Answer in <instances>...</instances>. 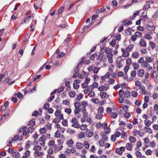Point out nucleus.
I'll return each instance as SVG.
<instances>
[{"label":"nucleus","mask_w":158,"mask_h":158,"mask_svg":"<svg viewBox=\"0 0 158 158\" xmlns=\"http://www.w3.org/2000/svg\"><path fill=\"white\" fill-rule=\"evenodd\" d=\"M74 143L72 139L69 140L67 142V144L69 147L72 146V145Z\"/></svg>","instance_id":"obj_26"},{"label":"nucleus","mask_w":158,"mask_h":158,"mask_svg":"<svg viewBox=\"0 0 158 158\" xmlns=\"http://www.w3.org/2000/svg\"><path fill=\"white\" fill-rule=\"evenodd\" d=\"M151 122L149 120H144V123L145 125L147 126H150L151 124Z\"/></svg>","instance_id":"obj_31"},{"label":"nucleus","mask_w":158,"mask_h":158,"mask_svg":"<svg viewBox=\"0 0 158 158\" xmlns=\"http://www.w3.org/2000/svg\"><path fill=\"white\" fill-rule=\"evenodd\" d=\"M139 45L141 47H146L147 46L146 42L143 39H141L139 43Z\"/></svg>","instance_id":"obj_7"},{"label":"nucleus","mask_w":158,"mask_h":158,"mask_svg":"<svg viewBox=\"0 0 158 158\" xmlns=\"http://www.w3.org/2000/svg\"><path fill=\"white\" fill-rule=\"evenodd\" d=\"M69 94L70 97L73 98L76 95V92L74 91H71L69 92Z\"/></svg>","instance_id":"obj_27"},{"label":"nucleus","mask_w":158,"mask_h":158,"mask_svg":"<svg viewBox=\"0 0 158 158\" xmlns=\"http://www.w3.org/2000/svg\"><path fill=\"white\" fill-rule=\"evenodd\" d=\"M112 111V109L110 107H107L106 109V113L108 114L111 113Z\"/></svg>","instance_id":"obj_59"},{"label":"nucleus","mask_w":158,"mask_h":158,"mask_svg":"<svg viewBox=\"0 0 158 158\" xmlns=\"http://www.w3.org/2000/svg\"><path fill=\"white\" fill-rule=\"evenodd\" d=\"M35 124V120L34 119H32L31 120H30L28 123V125L31 126H34Z\"/></svg>","instance_id":"obj_23"},{"label":"nucleus","mask_w":158,"mask_h":158,"mask_svg":"<svg viewBox=\"0 0 158 158\" xmlns=\"http://www.w3.org/2000/svg\"><path fill=\"white\" fill-rule=\"evenodd\" d=\"M116 44V40L114 39L112 40L111 42L110 43V44L113 47H114Z\"/></svg>","instance_id":"obj_36"},{"label":"nucleus","mask_w":158,"mask_h":158,"mask_svg":"<svg viewBox=\"0 0 158 158\" xmlns=\"http://www.w3.org/2000/svg\"><path fill=\"white\" fill-rule=\"evenodd\" d=\"M35 130V128L33 127H29L28 128L27 130L29 132L31 133Z\"/></svg>","instance_id":"obj_50"},{"label":"nucleus","mask_w":158,"mask_h":158,"mask_svg":"<svg viewBox=\"0 0 158 158\" xmlns=\"http://www.w3.org/2000/svg\"><path fill=\"white\" fill-rule=\"evenodd\" d=\"M101 135L102 137L106 141H107L108 140V137L106 135L104 132H102L101 133Z\"/></svg>","instance_id":"obj_15"},{"label":"nucleus","mask_w":158,"mask_h":158,"mask_svg":"<svg viewBox=\"0 0 158 158\" xmlns=\"http://www.w3.org/2000/svg\"><path fill=\"white\" fill-rule=\"evenodd\" d=\"M118 116V114L115 112H113L111 113V117L113 118H115L117 117Z\"/></svg>","instance_id":"obj_30"},{"label":"nucleus","mask_w":158,"mask_h":158,"mask_svg":"<svg viewBox=\"0 0 158 158\" xmlns=\"http://www.w3.org/2000/svg\"><path fill=\"white\" fill-rule=\"evenodd\" d=\"M143 129L146 132H148L149 134L152 133V130L150 127H145Z\"/></svg>","instance_id":"obj_17"},{"label":"nucleus","mask_w":158,"mask_h":158,"mask_svg":"<svg viewBox=\"0 0 158 158\" xmlns=\"http://www.w3.org/2000/svg\"><path fill=\"white\" fill-rule=\"evenodd\" d=\"M150 7V4L146 2L145 4L143 7V10L144 11L146 10H148V9Z\"/></svg>","instance_id":"obj_12"},{"label":"nucleus","mask_w":158,"mask_h":158,"mask_svg":"<svg viewBox=\"0 0 158 158\" xmlns=\"http://www.w3.org/2000/svg\"><path fill=\"white\" fill-rule=\"evenodd\" d=\"M63 125L64 126H68V121L66 119L64 120L62 122Z\"/></svg>","instance_id":"obj_43"},{"label":"nucleus","mask_w":158,"mask_h":158,"mask_svg":"<svg viewBox=\"0 0 158 158\" xmlns=\"http://www.w3.org/2000/svg\"><path fill=\"white\" fill-rule=\"evenodd\" d=\"M42 4V0H36L34 4V6L35 9L38 10Z\"/></svg>","instance_id":"obj_4"},{"label":"nucleus","mask_w":158,"mask_h":158,"mask_svg":"<svg viewBox=\"0 0 158 158\" xmlns=\"http://www.w3.org/2000/svg\"><path fill=\"white\" fill-rule=\"evenodd\" d=\"M64 111L68 114H70L71 113V110L70 108H66L65 109Z\"/></svg>","instance_id":"obj_39"},{"label":"nucleus","mask_w":158,"mask_h":158,"mask_svg":"<svg viewBox=\"0 0 158 158\" xmlns=\"http://www.w3.org/2000/svg\"><path fill=\"white\" fill-rule=\"evenodd\" d=\"M83 97V95L81 93H80L77 96V99L78 100H80L81 98H82Z\"/></svg>","instance_id":"obj_63"},{"label":"nucleus","mask_w":158,"mask_h":158,"mask_svg":"<svg viewBox=\"0 0 158 158\" xmlns=\"http://www.w3.org/2000/svg\"><path fill=\"white\" fill-rule=\"evenodd\" d=\"M76 147L78 149H81L83 147V144L80 143H77L76 144Z\"/></svg>","instance_id":"obj_20"},{"label":"nucleus","mask_w":158,"mask_h":158,"mask_svg":"<svg viewBox=\"0 0 158 158\" xmlns=\"http://www.w3.org/2000/svg\"><path fill=\"white\" fill-rule=\"evenodd\" d=\"M129 69V66L128 65H127L125 66L124 70L125 73L127 74V73Z\"/></svg>","instance_id":"obj_55"},{"label":"nucleus","mask_w":158,"mask_h":158,"mask_svg":"<svg viewBox=\"0 0 158 158\" xmlns=\"http://www.w3.org/2000/svg\"><path fill=\"white\" fill-rule=\"evenodd\" d=\"M44 135H42V136L39 139V140L41 141L42 142H45V139L46 138H44Z\"/></svg>","instance_id":"obj_52"},{"label":"nucleus","mask_w":158,"mask_h":158,"mask_svg":"<svg viewBox=\"0 0 158 158\" xmlns=\"http://www.w3.org/2000/svg\"><path fill=\"white\" fill-rule=\"evenodd\" d=\"M132 145L131 143H127L126 144V148L128 150L130 151L131 150Z\"/></svg>","instance_id":"obj_16"},{"label":"nucleus","mask_w":158,"mask_h":158,"mask_svg":"<svg viewBox=\"0 0 158 158\" xmlns=\"http://www.w3.org/2000/svg\"><path fill=\"white\" fill-rule=\"evenodd\" d=\"M79 127L82 130H84L87 127V125L85 124H82Z\"/></svg>","instance_id":"obj_56"},{"label":"nucleus","mask_w":158,"mask_h":158,"mask_svg":"<svg viewBox=\"0 0 158 158\" xmlns=\"http://www.w3.org/2000/svg\"><path fill=\"white\" fill-rule=\"evenodd\" d=\"M155 26H154L153 23L151 21L148 22L146 29L149 31H154L155 29Z\"/></svg>","instance_id":"obj_3"},{"label":"nucleus","mask_w":158,"mask_h":158,"mask_svg":"<svg viewBox=\"0 0 158 158\" xmlns=\"http://www.w3.org/2000/svg\"><path fill=\"white\" fill-rule=\"evenodd\" d=\"M40 131L41 134H43L46 132V130L45 128H43L40 129Z\"/></svg>","instance_id":"obj_64"},{"label":"nucleus","mask_w":158,"mask_h":158,"mask_svg":"<svg viewBox=\"0 0 158 158\" xmlns=\"http://www.w3.org/2000/svg\"><path fill=\"white\" fill-rule=\"evenodd\" d=\"M129 139L131 143H134L136 141V139L133 136H130Z\"/></svg>","instance_id":"obj_29"},{"label":"nucleus","mask_w":158,"mask_h":158,"mask_svg":"<svg viewBox=\"0 0 158 158\" xmlns=\"http://www.w3.org/2000/svg\"><path fill=\"white\" fill-rule=\"evenodd\" d=\"M150 45L151 46L152 49H154L156 46V44L155 43H154L152 42H150Z\"/></svg>","instance_id":"obj_37"},{"label":"nucleus","mask_w":158,"mask_h":158,"mask_svg":"<svg viewBox=\"0 0 158 158\" xmlns=\"http://www.w3.org/2000/svg\"><path fill=\"white\" fill-rule=\"evenodd\" d=\"M44 108L46 110H48L49 107V104L48 103H46L44 106Z\"/></svg>","instance_id":"obj_44"},{"label":"nucleus","mask_w":158,"mask_h":158,"mask_svg":"<svg viewBox=\"0 0 158 158\" xmlns=\"http://www.w3.org/2000/svg\"><path fill=\"white\" fill-rule=\"evenodd\" d=\"M129 55V52L126 51L124 53H123L122 56L124 57H128Z\"/></svg>","instance_id":"obj_41"},{"label":"nucleus","mask_w":158,"mask_h":158,"mask_svg":"<svg viewBox=\"0 0 158 158\" xmlns=\"http://www.w3.org/2000/svg\"><path fill=\"white\" fill-rule=\"evenodd\" d=\"M103 115L102 114L98 113L95 116L96 118L97 119H100L103 117Z\"/></svg>","instance_id":"obj_22"},{"label":"nucleus","mask_w":158,"mask_h":158,"mask_svg":"<svg viewBox=\"0 0 158 158\" xmlns=\"http://www.w3.org/2000/svg\"><path fill=\"white\" fill-rule=\"evenodd\" d=\"M131 75L132 77H135L136 75V72L135 70H133L131 71Z\"/></svg>","instance_id":"obj_53"},{"label":"nucleus","mask_w":158,"mask_h":158,"mask_svg":"<svg viewBox=\"0 0 158 158\" xmlns=\"http://www.w3.org/2000/svg\"><path fill=\"white\" fill-rule=\"evenodd\" d=\"M105 86L102 85V86L98 87V90L100 91H103L105 90Z\"/></svg>","instance_id":"obj_51"},{"label":"nucleus","mask_w":158,"mask_h":158,"mask_svg":"<svg viewBox=\"0 0 158 158\" xmlns=\"http://www.w3.org/2000/svg\"><path fill=\"white\" fill-rule=\"evenodd\" d=\"M95 94L94 91L92 90L88 94V95L90 97H92L94 96Z\"/></svg>","instance_id":"obj_54"},{"label":"nucleus","mask_w":158,"mask_h":158,"mask_svg":"<svg viewBox=\"0 0 158 158\" xmlns=\"http://www.w3.org/2000/svg\"><path fill=\"white\" fill-rule=\"evenodd\" d=\"M12 156L14 158H19L21 156L20 153L17 152H15L12 154Z\"/></svg>","instance_id":"obj_11"},{"label":"nucleus","mask_w":158,"mask_h":158,"mask_svg":"<svg viewBox=\"0 0 158 158\" xmlns=\"http://www.w3.org/2000/svg\"><path fill=\"white\" fill-rule=\"evenodd\" d=\"M85 137V133L84 132H81L78 135V137L80 139L84 138Z\"/></svg>","instance_id":"obj_32"},{"label":"nucleus","mask_w":158,"mask_h":158,"mask_svg":"<svg viewBox=\"0 0 158 158\" xmlns=\"http://www.w3.org/2000/svg\"><path fill=\"white\" fill-rule=\"evenodd\" d=\"M115 81V80L114 79L110 78L108 81V82L110 84H113Z\"/></svg>","instance_id":"obj_57"},{"label":"nucleus","mask_w":158,"mask_h":158,"mask_svg":"<svg viewBox=\"0 0 158 158\" xmlns=\"http://www.w3.org/2000/svg\"><path fill=\"white\" fill-rule=\"evenodd\" d=\"M84 147L86 149H88L89 147V144L87 141L84 142Z\"/></svg>","instance_id":"obj_35"},{"label":"nucleus","mask_w":158,"mask_h":158,"mask_svg":"<svg viewBox=\"0 0 158 158\" xmlns=\"http://www.w3.org/2000/svg\"><path fill=\"white\" fill-rule=\"evenodd\" d=\"M103 54V52L101 51L97 56V59L100 61L102 60V59Z\"/></svg>","instance_id":"obj_10"},{"label":"nucleus","mask_w":158,"mask_h":158,"mask_svg":"<svg viewBox=\"0 0 158 158\" xmlns=\"http://www.w3.org/2000/svg\"><path fill=\"white\" fill-rule=\"evenodd\" d=\"M132 66L134 70H137L139 68V65L138 63L133 62Z\"/></svg>","instance_id":"obj_14"},{"label":"nucleus","mask_w":158,"mask_h":158,"mask_svg":"<svg viewBox=\"0 0 158 158\" xmlns=\"http://www.w3.org/2000/svg\"><path fill=\"white\" fill-rule=\"evenodd\" d=\"M151 76L152 77L156 78L157 77V75L156 74V71H153L151 74Z\"/></svg>","instance_id":"obj_61"},{"label":"nucleus","mask_w":158,"mask_h":158,"mask_svg":"<svg viewBox=\"0 0 158 158\" xmlns=\"http://www.w3.org/2000/svg\"><path fill=\"white\" fill-rule=\"evenodd\" d=\"M74 106L76 108H79L81 106V104L80 102H75L74 103Z\"/></svg>","instance_id":"obj_40"},{"label":"nucleus","mask_w":158,"mask_h":158,"mask_svg":"<svg viewBox=\"0 0 158 158\" xmlns=\"http://www.w3.org/2000/svg\"><path fill=\"white\" fill-rule=\"evenodd\" d=\"M114 39L116 40H119L121 39V35H117L114 37Z\"/></svg>","instance_id":"obj_47"},{"label":"nucleus","mask_w":158,"mask_h":158,"mask_svg":"<svg viewBox=\"0 0 158 158\" xmlns=\"http://www.w3.org/2000/svg\"><path fill=\"white\" fill-rule=\"evenodd\" d=\"M100 96L102 99H103L106 97V94L105 92H101L100 93Z\"/></svg>","instance_id":"obj_28"},{"label":"nucleus","mask_w":158,"mask_h":158,"mask_svg":"<svg viewBox=\"0 0 158 158\" xmlns=\"http://www.w3.org/2000/svg\"><path fill=\"white\" fill-rule=\"evenodd\" d=\"M118 94L120 96H123V95L124 94V92L122 89H120L119 91Z\"/></svg>","instance_id":"obj_46"},{"label":"nucleus","mask_w":158,"mask_h":158,"mask_svg":"<svg viewBox=\"0 0 158 158\" xmlns=\"http://www.w3.org/2000/svg\"><path fill=\"white\" fill-rule=\"evenodd\" d=\"M139 56V55L137 52H133L131 56L132 58L137 59Z\"/></svg>","instance_id":"obj_21"},{"label":"nucleus","mask_w":158,"mask_h":158,"mask_svg":"<svg viewBox=\"0 0 158 158\" xmlns=\"http://www.w3.org/2000/svg\"><path fill=\"white\" fill-rule=\"evenodd\" d=\"M42 149V147L39 145H35L33 148V150L35 151L34 155L35 157L41 156L44 155L43 152L40 151Z\"/></svg>","instance_id":"obj_1"},{"label":"nucleus","mask_w":158,"mask_h":158,"mask_svg":"<svg viewBox=\"0 0 158 158\" xmlns=\"http://www.w3.org/2000/svg\"><path fill=\"white\" fill-rule=\"evenodd\" d=\"M130 39L133 42H134L136 40L137 37L135 35H133L131 36Z\"/></svg>","instance_id":"obj_45"},{"label":"nucleus","mask_w":158,"mask_h":158,"mask_svg":"<svg viewBox=\"0 0 158 158\" xmlns=\"http://www.w3.org/2000/svg\"><path fill=\"white\" fill-rule=\"evenodd\" d=\"M64 10V7H61L58 10V12L57 13V15H60L61 13L62 12V11Z\"/></svg>","instance_id":"obj_49"},{"label":"nucleus","mask_w":158,"mask_h":158,"mask_svg":"<svg viewBox=\"0 0 158 158\" xmlns=\"http://www.w3.org/2000/svg\"><path fill=\"white\" fill-rule=\"evenodd\" d=\"M131 96L134 97H136L138 95V93L136 91H132L131 92Z\"/></svg>","instance_id":"obj_33"},{"label":"nucleus","mask_w":158,"mask_h":158,"mask_svg":"<svg viewBox=\"0 0 158 158\" xmlns=\"http://www.w3.org/2000/svg\"><path fill=\"white\" fill-rule=\"evenodd\" d=\"M124 97L129 98L130 97V92L129 91L127 90L126 91L124 92Z\"/></svg>","instance_id":"obj_19"},{"label":"nucleus","mask_w":158,"mask_h":158,"mask_svg":"<svg viewBox=\"0 0 158 158\" xmlns=\"http://www.w3.org/2000/svg\"><path fill=\"white\" fill-rule=\"evenodd\" d=\"M60 132L58 131H57L55 133V136L56 137H59L60 136Z\"/></svg>","instance_id":"obj_62"},{"label":"nucleus","mask_w":158,"mask_h":158,"mask_svg":"<svg viewBox=\"0 0 158 158\" xmlns=\"http://www.w3.org/2000/svg\"><path fill=\"white\" fill-rule=\"evenodd\" d=\"M138 63H140L141 66L143 68H146L148 66V64L147 61L144 60V58L141 57L138 60Z\"/></svg>","instance_id":"obj_2"},{"label":"nucleus","mask_w":158,"mask_h":158,"mask_svg":"<svg viewBox=\"0 0 158 158\" xmlns=\"http://www.w3.org/2000/svg\"><path fill=\"white\" fill-rule=\"evenodd\" d=\"M107 56L108 59V61L109 63L110 64L112 63L113 62V59L112 58L113 55L112 53L110 52L107 54Z\"/></svg>","instance_id":"obj_6"},{"label":"nucleus","mask_w":158,"mask_h":158,"mask_svg":"<svg viewBox=\"0 0 158 158\" xmlns=\"http://www.w3.org/2000/svg\"><path fill=\"white\" fill-rule=\"evenodd\" d=\"M145 59L148 63H151L153 62V57L146 56Z\"/></svg>","instance_id":"obj_13"},{"label":"nucleus","mask_w":158,"mask_h":158,"mask_svg":"<svg viewBox=\"0 0 158 158\" xmlns=\"http://www.w3.org/2000/svg\"><path fill=\"white\" fill-rule=\"evenodd\" d=\"M124 100V96H119L118 98V102L119 103H121L123 102Z\"/></svg>","instance_id":"obj_38"},{"label":"nucleus","mask_w":158,"mask_h":158,"mask_svg":"<svg viewBox=\"0 0 158 158\" xmlns=\"http://www.w3.org/2000/svg\"><path fill=\"white\" fill-rule=\"evenodd\" d=\"M72 122L73 123L72 126L76 128H78L80 127V125L78 123V120L75 118H72Z\"/></svg>","instance_id":"obj_5"},{"label":"nucleus","mask_w":158,"mask_h":158,"mask_svg":"<svg viewBox=\"0 0 158 158\" xmlns=\"http://www.w3.org/2000/svg\"><path fill=\"white\" fill-rule=\"evenodd\" d=\"M8 152L10 154H13L15 152L13 148H10L7 150Z\"/></svg>","instance_id":"obj_58"},{"label":"nucleus","mask_w":158,"mask_h":158,"mask_svg":"<svg viewBox=\"0 0 158 158\" xmlns=\"http://www.w3.org/2000/svg\"><path fill=\"white\" fill-rule=\"evenodd\" d=\"M55 142L53 140L49 142V147H53V146L54 145Z\"/></svg>","instance_id":"obj_42"},{"label":"nucleus","mask_w":158,"mask_h":158,"mask_svg":"<svg viewBox=\"0 0 158 158\" xmlns=\"http://www.w3.org/2000/svg\"><path fill=\"white\" fill-rule=\"evenodd\" d=\"M135 35L136 37L138 38L142 37V34L140 32L136 31L135 32Z\"/></svg>","instance_id":"obj_24"},{"label":"nucleus","mask_w":158,"mask_h":158,"mask_svg":"<svg viewBox=\"0 0 158 158\" xmlns=\"http://www.w3.org/2000/svg\"><path fill=\"white\" fill-rule=\"evenodd\" d=\"M99 144L100 147H103L105 144V142L102 139H100L99 141Z\"/></svg>","instance_id":"obj_34"},{"label":"nucleus","mask_w":158,"mask_h":158,"mask_svg":"<svg viewBox=\"0 0 158 158\" xmlns=\"http://www.w3.org/2000/svg\"><path fill=\"white\" fill-rule=\"evenodd\" d=\"M80 111V109L79 108H76L74 110V113L76 115H77V114H78Z\"/></svg>","instance_id":"obj_60"},{"label":"nucleus","mask_w":158,"mask_h":158,"mask_svg":"<svg viewBox=\"0 0 158 158\" xmlns=\"http://www.w3.org/2000/svg\"><path fill=\"white\" fill-rule=\"evenodd\" d=\"M134 47V45L133 44H131L128 46L126 48V51L128 52H131Z\"/></svg>","instance_id":"obj_18"},{"label":"nucleus","mask_w":158,"mask_h":158,"mask_svg":"<svg viewBox=\"0 0 158 158\" xmlns=\"http://www.w3.org/2000/svg\"><path fill=\"white\" fill-rule=\"evenodd\" d=\"M97 55L96 53H95L93 54H92L89 57V59L90 60H94V59L95 57Z\"/></svg>","instance_id":"obj_48"},{"label":"nucleus","mask_w":158,"mask_h":158,"mask_svg":"<svg viewBox=\"0 0 158 158\" xmlns=\"http://www.w3.org/2000/svg\"><path fill=\"white\" fill-rule=\"evenodd\" d=\"M144 73V72L143 69H140L138 71L137 74L139 77H142L143 76Z\"/></svg>","instance_id":"obj_9"},{"label":"nucleus","mask_w":158,"mask_h":158,"mask_svg":"<svg viewBox=\"0 0 158 158\" xmlns=\"http://www.w3.org/2000/svg\"><path fill=\"white\" fill-rule=\"evenodd\" d=\"M126 64L128 65H131L132 64V60L130 58H128L126 60Z\"/></svg>","instance_id":"obj_25"},{"label":"nucleus","mask_w":158,"mask_h":158,"mask_svg":"<svg viewBox=\"0 0 158 158\" xmlns=\"http://www.w3.org/2000/svg\"><path fill=\"white\" fill-rule=\"evenodd\" d=\"M85 134L87 137L89 138L91 137L93 135V131L89 129H87L86 131L85 132Z\"/></svg>","instance_id":"obj_8"}]
</instances>
